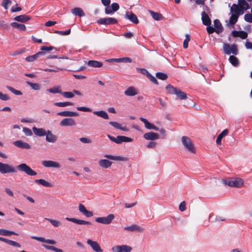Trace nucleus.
<instances>
[{
  "label": "nucleus",
  "instance_id": "1",
  "mask_svg": "<svg viewBox=\"0 0 252 252\" xmlns=\"http://www.w3.org/2000/svg\"><path fill=\"white\" fill-rule=\"evenodd\" d=\"M165 88L168 91V93L176 94L177 98L179 99L184 100L187 98V94L185 93L170 84L168 85Z\"/></svg>",
  "mask_w": 252,
  "mask_h": 252
},
{
  "label": "nucleus",
  "instance_id": "2",
  "mask_svg": "<svg viewBox=\"0 0 252 252\" xmlns=\"http://www.w3.org/2000/svg\"><path fill=\"white\" fill-rule=\"evenodd\" d=\"M222 182L225 185L234 188H240L244 184L243 179L238 178L232 179L230 180L223 179Z\"/></svg>",
  "mask_w": 252,
  "mask_h": 252
},
{
  "label": "nucleus",
  "instance_id": "3",
  "mask_svg": "<svg viewBox=\"0 0 252 252\" xmlns=\"http://www.w3.org/2000/svg\"><path fill=\"white\" fill-rule=\"evenodd\" d=\"M223 51L226 55H230L232 54L234 55H237L238 54V50L237 45L233 44L230 45L226 43L223 44Z\"/></svg>",
  "mask_w": 252,
  "mask_h": 252
},
{
  "label": "nucleus",
  "instance_id": "4",
  "mask_svg": "<svg viewBox=\"0 0 252 252\" xmlns=\"http://www.w3.org/2000/svg\"><path fill=\"white\" fill-rule=\"evenodd\" d=\"M181 140L182 144L189 152L191 153H195L194 146L190 138L187 136H184L182 137Z\"/></svg>",
  "mask_w": 252,
  "mask_h": 252
},
{
  "label": "nucleus",
  "instance_id": "5",
  "mask_svg": "<svg viewBox=\"0 0 252 252\" xmlns=\"http://www.w3.org/2000/svg\"><path fill=\"white\" fill-rule=\"evenodd\" d=\"M17 168L22 172H24L27 175L30 176H35L37 173L33 170L30 166L26 163H21L17 166Z\"/></svg>",
  "mask_w": 252,
  "mask_h": 252
},
{
  "label": "nucleus",
  "instance_id": "6",
  "mask_svg": "<svg viewBox=\"0 0 252 252\" xmlns=\"http://www.w3.org/2000/svg\"><path fill=\"white\" fill-rule=\"evenodd\" d=\"M16 172L15 168L11 165L3 163L0 162V173L6 174L10 173H15Z\"/></svg>",
  "mask_w": 252,
  "mask_h": 252
},
{
  "label": "nucleus",
  "instance_id": "7",
  "mask_svg": "<svg viewBox=\"0 0 252 252\" xmlns=\"http://www.w3.org/2000/svg\"><path fill=\"white\" fill-rule=\"evenodd\" d=\"M132 250L131 247L126 245L115 246L112 249L113 252H131Z\"/></svg>",
  "mask_w": 252,
  "mask_h": 252
},
{
  "label": "nucleus",
  "instance_id": "8",
  "mask_svg": "<svg viewBox=\"0 0 252 252\" xmlns=\"http://www.w3.org/2000/svg\"><path fill=\"white\" fill-rule=\"evenodd\" d=\"M111 141L117 144H121L123 142H131L133 139L125 136L119 135L116 137L111 136Z\"/></svg>",
  "mask_w": 252,
  "mask_h": 252
},
{
  "label": "nucleus",
  "instance_id": "9",
  "mask_svg": "<svg viewBox=\"0 0 252 252\" xmlns=\"http://www.w3.org/2000/svg\"><path fill=\"white\" fill-rule=\"evenodd\" d=\"M87 244L90 246L93 250L95 252H102L103 251L101 249L98 243L96 242L93 241L91 239H88L87 241Z\"/></svg>",
  "mask_w": 252,
  "mask_h": 252
},
{
  "label": "nucleus",
  "instance_id": "10",
  "mask_svg": "<svg viewBox=\"0 0 252 252\" xmlns=\"http://www.w3.org/2000/svg\"><path fill=\"white\" fill-rule=\"evenodd\" d=\"M139 119L144 124L145 126L147 129H154L155 131H158L159 128L153 124L150 123L146 119L140 117Z\"/></svg>",
  "mask_w": 252,
  "mask_h": 252
},
{
  "label": "nucleus",
  "instance_id": "11",
  "mask_svg": "<svg viewBox=\"0 0 252 252\" xmlns=\"http://www.w3.org/2000/svg\"><path fill=\"white\" fill-rule=\"evenodd\" d=\"M143 137L147 140L154 141L158 139L159 138V135L157 133L151 131L145 133L143 135Z\"/></svg>",
  "mask_w": 252,
  "mask_h": 252
},
{
  "label": "nucleus",
  "instance_id": "12",
  "mask_svg": "<svg viewBox=\"0 0 252 252\" xmlns=\"http://www.w3.org/2000/svg\"><path fill=\"white\" fill-rule=\"evenodd\" d=\"M125 230L130 232H142L144 229L137 224H132L130 226H127L125 227Z\"/></svg>",
  "mask_w": 252,
  "mask_h": 252
},
{
  "label": "nucleus",
  "instance_id": "13",
  "mask_svg": "<svg viewBox=\"0 0 252 252\" xmlns=\"http://www.w3.org/2000/svg\"><path fill=\"white\" fill-rule=\"evenodd\" d=\"M42 164L46 167H60V164L58 162L52 160H43Z\"/></svg>",
  "mask_w": 252,
  "mask_h": 252
},
{
  "label": "nucleus",
  "instance_id": "14",
  "mask_svg": "<svg viewBox=\"0 0 252 252\" xmlns=\"http://www.w3.org/2000/svg\"><path fill=\"white\" fill-rule=\"evenodd\" d=\"M65 220L80 225H92V223L90 221H86L82 220L77 219L76 218H66Z\"/></svg>",
  "mask_w": 252,
  "mask_h": 252
},
{
  "label": "nucleus",
  "instance_id": "15",
  "mask_svg": "<svg viewBox=\"0 0 252 252\" xmlns=\"http://www.w3.org/2000/svg\"><path fill=\"white\" fill-rule=\"evenodd\" d=\"M125 18L129 20L131 22L135 24H137L139 23V20L136 15L131 12H126L125 15Z\"/></svg>",
  "mask_w": 252,
  "mask_h": 252
},
{
  "label": "nucleus",
  "instance_id": "16",
  "mask_svg": "<svg viewBox=\"0 0 252 252\" xmlns=\"http://www.w3.org/2000/svg\"><path fill=\"white\" fill-rule=\"evenodd\" d=\"M15 146L24 149H30L31 146L27 143L23 142L22 140H17L13 143Z\"/></svg>",
  "mask_w": 252,
  "mask_h": 252
},
{
  "label": "nucleus",
  "instance_id": "17",
  "mask_svg": "<svg viewBox=\"0 0 252 252\" xmlns=\"http://www.w3.org/2000/svg\"><path fill=\"white\" fill-rule=\"evenodd\" d=\"M76 125L75 121L72 118H65L60 122L61 126H73Z\"/></svg>",
  "mask_w": 252,
  "mask_h": 252
},
{
  "label": "nucleus",
  "instance_id": "18",
  "mask_svg": "<svg viewBox=\"0 0 252 252\" xmlns=\"http://www.w3.org/2000/svg\"><path fill=\"white\" fill-rule=\"evenodd\" d=\"M32 239L37 240L41 242L46 243L49 244L55 245L56 244V241L51 240V239H46L44 237H36V236H31V237Z\"/></svg>",
  "mask_w": 252,
  "mask_h": 252
},
{
  "label": "nucleus",
  "instance_id": "19",
  "mask_svg": "<svg viewBox=\"0 0 252 252\" xmlns=\"http://www.w3.org/2000/svg\"><path fill=\"white\" fill-rule=\"evenodd\" d=\"M201 19L202 23L204 25L209 26L211 24V20L205 11H202L201 13Z\"/></svg>",
  "mask_w": 252,
  "mask_h": 252
},
{
  "label": "nucleus",
  "instance_id": "20",
  "mask_svg": "<svg viewBox=\"0 0 252 252\" xmlns=\"http://www.w3.org/2000/svg\"><path fill=\"white\" fill-rule=\"evenodd\" d=\"M47 134H45L46 136V140L50 143H54L57 141V136L53 134L52 132L50 130L47 131Z\"/></svg>",
  "mask_w": 252,
  "mask_h": 252
},
{
  "label": "nucleus",
  "instance_id": "21",
  "mask_svg": "<svg viewBox=\"0 0 252 252\" xmlns=\"http://www.w3.org/2000/svg\"><path fill=\"white\" fill-rule=\"evenodd\" d=\"M137 94H138V91L137 89L133 86L128 87L125 91V94L127 96H132L136 95Z\"/></svg>",
  "mask_w": 252,
  "mask_h": 252
},
{
  "label": "nucleus",
  "instance_id": "22",
  "mask_svg": "<svg viewBox=\"0 0 252 252\" xmlns=\"http://www.w3.org/2000/svg\"><path fill=\"white\" fill-rule=\"evenodd\" d=\"M32 131L34 134L38 136H43L47 134L46 130L42 128H37L34 126L32 127Z\"/></svg>",
  "mask_w": 252,
  "mask_h": 252
},
{
  "label": "nucleus",
  "instance_id": "23",
  "mask_svg": "<svg viewBox=\"0 0 252 252\" xmlns=\"http://www.w3.org/2000/svg\"><path fill=\"white\" fill-rule=\"evenodd\" d=\"M57 115L63 117H75L78 116L79 114L76 112L65 111L59 112L57 113Z\"/></svg>",
  "mask_w": 252,
  "mask_h": 252
},
{
  "label": "nucleus",
  "instance_id": "24",
  "mask_svg": "<svg viewBox=\"0 0 252 252\" xmlns=\"http://www.w3.org/2000/svg\"><path fill=\"white\" fill-rule=\"evenodd\" d=\"M87 64L90 67H100L102 66L103 63L101 62H98L94 60H90L87 63Z\"/></svg>",
  "mask_w": 252,
  "mask_h": 252
},
{
  "label": "nucleus",
  "instance_id": "25",
  "mask_svg": "<svg viewBox=\"0 0 252 252\" xmlns=\"http://www.w3.org/2000/svg\"><path fill=\"white\" fill-rule=\"evenodd\" d=\"M214 25L216 33H220L222 32L223 28L219 20L215 19L214 21Z\"/></svg>",
  "mask_w": 252,
  "mask_h": 252
},
{
  "label": "nucleus",
  "instance_id": "26",
  "mask_svg": "<svg viewBox=\"0 0 252 252\" xmlns=\"http://www.w3.org/2000/svg\"><path fill=\"white\" fill-rule=\"evenodd\" d=\"M95 221L97 222L103 224H109L110 223V215H108L106 217H98L95 219Z\"/></svg>",
  "mask_w": 252,
  "mask_h": 252
},
{
  "label": "nucleus",
  "instance_id": "27",
  "mask_svg": "<svg viewBox=\"0 0 252 252\" xmlns=\"http://www.w3.org/2000/svg\"><path fill=\"white\" fill-rule=\"evenodd\" d=\"M44 54V53L43 52H39L37 53L36 54L28 56L26 58V61L29 62H32L36 60L38 57H39L40 56H42Z\"/></svg>",
  "mask_w": 252,
  "mask_h": 252
},
{
  "label": "nucleus",
  "instance_id": "28",
  "mask_svg": "<svg viewBox=\"0 0 252 252\" xmlns=\"http://www.w3.org/2000/svg\"><path fill=\"white\" fill-rule=\"evenodd\" d=\"M14 19L16 21L24 23L30 20L31 17L26 15H21L16 16Z\"/></svg>",
  "mask_w": 252,
  "mask_h": 252
},
{
  "label": "nucleus",
  "instance_id": "29",
  "mask_svg": "<svg viewBox=\"0 0 252 252\" xmlns=\"http://www.w3.org/2000/svg\"><path fill=\"white\" fill-rule=\"evenodd\" d=\"M241 10L238 6L236 4H233L230 8V12L231 14H234L237 16H239L240 14H242L243 12L240 13Z\"/></svg>",
  "mask_w": 252,
  "mask_h": 252
},
{
  "label": "nucleus",
  "instance_id": "30",
  "mask_svg": "<svg viewBox=\"0 0 252 252\" xmlns=\"http://www.w3.org/2000/svg\"><path fill=\"white\" fill-rule=\"evenodd\" d=\"M149 12L152 18L155 20L160 21L163 19L162 15L159 13L156 12L152 10H149Z\"/></svg>",
  "mask_w": 252,
  "mask_h": 252
},
{
  "label": "nucleus",
  "instance_id": "31",
  "mask_svg": "<svg viewBox=\"0 0 252 252\" xmlns=\"http://www.w3.org/2000/svg\"><path fill=\"white\" fill-rule=\"evenodd\" d=\"M71 13L76 16L83 17L85 15L83 10L79 7H75L71 10Z\"/></svg>",
  "mask_w": 252,
  "mask_h": 252
},
{
  "label": "nucleus",
  "instance_id": "32",
  "mask_svg": "<svg viewBox=\"0 0 252 252\" xmlns=\"http://www.w3.org/2000/svg\"><path fill=\"white\" fill-rule=\"evenodd\" d=\"M131 59L128 57H124L118 59H111V62L116 63H131Z\"/></svg>",
  "mask_w": 252,
  "mask_h": 252
},
{
  "label": "nucleus",
  "instance_id": "33",
  "mask_svg": "<svg viewBox=\"0 0 252 252\" xmlns=\"http://www.w3.org/2000/svg\"><path fill=\"white\" fill-rule=\"evenodd\" d=\"M228 133V130L227 129L223 130L217 137L216 140V143L218 145L221 144V141L222 138L227 135Z\"/></svg>",
  "mask_w": 252,
  "mask_h": 252
},
{
  "label": "nucleus",
  "instance_id": "34",
  "mask_svg": "<svg viewBox=\"0 0 252 252\" xmlns=\"http://www.w3.org/2000/svg\"><path fill=\"white\" fill-rule=\"evenodd\" d=\"M93 113L99 117L103 118L104 119H109V116L108 114L104 111L101 110L99 111H94Z\"/></svg>",
  "mask_w": 252,
  "mask_h": 252
},
{
  "label": "nucleus",
  "instance_id": "35",
  "mask_svg": "<svg viewBox=\"0 0 252 252\" xmlns=\"http://www.w3.org/2000/svg\"><path fill=\"white\" fill-rule=\"evenodd\" d=\"M111 126L118 129H120L125 131H129V129L127 127L122 126L120 124L116 122H111Z\"/></svg>",
  "mask_w": 252,
  "mask_h": 252
},
{
  "label": "nucleus",
  "instance_id": "36",
  "mask_svg": "<svg viewBox=\"0 0 252 252\" xmlns=\"http://www.w3.org/2000/svg\"><path fill=\"white\" fill-rule=\"evenodd\" d=\"M238 4L242 10L249 9V5L245 0H238Z\"/></svg>",
  "mask_w": 252,
  "mask_h": 252
},
{
  "label": "nucleus",
  "instance_id": "37",
  "mask_svg": "<svg viewBox=\"0 0 252 252\" xmlns=\"http://www.w3.org/2000/svg\"><path fill=\"white\" fill-rule=\"evenodd\" d=\"M11 26L13 28H16V29L19 30L20 31H24L26 29V27L24 24H19L17 22L11 23Z\"/></svg>",
  "mask_w": 252,
  "mask_h": 252
},
{
  "label": "nucleus",
  "instance_id": "38",
  "mask_svg": "<svg viewBox=\"0 0 252 252\" xmlns=\"http://www.w3.org/2000/svg\"><path fill=\"white\" fill-rule=\"evenodd\" d=\"M239 16L234 14H231L229 18V23L227 24V26L234 25L238 21Z\"/></svg>",
  "mask_w": 252,
  "mask_h": 252
},
{
  "label": "nucleus",
  "instance_id": "39",
  "mask_svg": "<svg viewBox=\"0 0 252 252\" xmlns=\"http://www.w3.org/2000/svg\"><path fill=\"white\" fill-rule=\"evenodd\" d=\"M0 235L3 236H10L11 235H18V234L14 231L7 230L4 229H0Z\"/></svg>",
  "mask_w": 252,
  "mask_h": 252
},
{
  "label": "nucleus",
  "instance_id": "40",
  "mask_svg": "<svg viewBox=\"0 0 252 252\" xmlns=\"http://www.w3.org/2000/svg\"><path fill=\"white\" fill-rule=\"evenodd\" d=\"M99 165L104 168H107L110 166V161L107 159H101L99 161Z\"/></svg>",
  "mask_w": 252,
  "mask_h": 252
},
{
  "label": "nucleus",
  "instance_id": "41",
  "mask_svg": "<svg viewBox=\"0 0 252 252\" xmlns=\"http://www.w3.org/2000/svg\"><path fill=\"white\" fill-rule=\"evenodd\" d=\"M35 182L36 184L41 185L44 187H52V185L50 183L48 182L47 181H46L43 179H36L35 180Z\"/></svg>",
  "mask_w": 252,
  "mask_h": 252
},
{
  "label": "nucleus",
  "instance_id": "42",
  "mask_svg": "<svg viewBox=\"0 0 252 252\" xmlns=\"http://www.w3.org/2000/svg\"><path fill=\"white\" fill-rule=\"evenodd\" d=\"M103 5L107 6L105 8V12L106 14H110V7L108 6L110 3V0H101Z\"/></svg>",
  "mask_w": 252,
  "mask_h": 252
},
{
  "label": "nucleus",
  "instance_id": "43",
  "mask_svg": "<svg viewBox=\"0 0 252 252\" xmlns=\"http://www.w3.org/2000/svg\"><path fill=\"white\" fill-rule=\"evenodd\" d=\"M229 61L230 63L234 66H237L239 65L238 59L234 56H230L229 58Z\"/></svg>",
  "mask_w": 252,
  "mask_h": 252
},
{
  "label": "nucleus",
  "instance_id": "44",
  "mask_svg": "<svg viewBox=\"0 0 252 252\" xmlns=\"http://www.w3.org/2000/svg\"><path fill=\"white\" fill-rule=\"evenodd\" d=\"M47 91L52 94L59 93L61 94L62 92L60 90V87L55 86L52 88L48 89Z\"/></svg>",
  "mask_w": 252,
  "mask_h": 252
},
{
  "label": "nucleus",
  "instance_id": "45",
  "mask_svg": "<svg viewBox=\"0 0 252 252\" xmlns=\"http://www.w3.org/2000/svg\"><path fill=\"white\" fill-rule=\"evenodd\" d=\"M97 23L101 25L110 24V18H101L97 20Z\"/></svg>",
  "mask_w": 252,
  "mask_h": 252
},
{
  "label": "nucleus",
  "instance_id": "46",
  "mask_svg": "<svg viewBox=\"0 0 252 252\" xmlns=\"http://www.w3.org/2000/svg\"><path fill=\"white\" fill-rule=\"evenodd\" d=\"M128 158L121 156H115L111 155V160L116 161H126L128 160Z\"/></svg>",
  "mask_w": 252,
  "mask_h": 252
},
{
  "label": "nucleus",
  "instance_id": "47",
  "mask_svg": "<svg viewBox=\"0 0 252 252\" xmlns=\"http://www.w3.org/2000/svg\"><path fill=\"white\" fill-rule=\"evenodd\" d=\"M54 105L58 107H65L68 105H73V103L70 102H55Z\"/></svg>",
  "mask_w": 252,
  "mask_h": 252
},
{
  "label": "nucleus",
  "instance_id": "48",
  "mask_svg": "<svg viewBox=\"0 0 252 252\" xmlns=\"http://www.w3.org/2000/svg\"><path fill=\"white\" fill-rule=\"evenodd\" d=\"M156 77L161 80H165L167 79L168 76L166 73L163 72H157L156 73Z\"/></svg>",
  "mask_w": 252,
  "mask_h": 252
},
{
  "label": "nucleus",
  "instance_id": "49",
  "mask_svg": "<svg viewBox=\"0 0 252 252\" xmlns=\"http://www.w3.org/2000/svg\"><path fill=\"white\" fill-rule=\"evenodd\" d=\"M45 219L49 221L55 227H58L61 225V222L60 221L48 218Z\"/></svg>",
  "mask_w": 252,
  "mask_h": 252
},
{
  "label": "nucleus",
  "instance_id": "50",
  "mask_svg": "<svg viewBox=\"0 0 252 252\" xmlns=\"http://www.w3.org/2000/svg\"><path fill=\"white\" fill-rule=\"evenodd\" d=\"M27 84H28L32 89L34 90H39L40 89V85L37 83H32L31 82L27 81Z\"/></svg>",
  "mask_w": 252,
  "mask_h": 252
},
{
  "label": "nucleus",
  "instance_id": "51",
  "mask_svg": "<svg viewBox=\"0 0 252 252\" xmlns=\"http://www.w3.org/2000/svg\"><path fill=\"white\" fill-rule=\"evenodd\" d=\"M6 88L11 92L13 93L14 94L16 95H22V93L20 91L16 90L15 89H14L13 87L10 86H6Z\"/></svg>",
  "mask_w": 252,
  "mask_h": 252
},
{
  "label": "nucleus",
  "instance_id": "52",
  "mask_svg": "<svg viewBox=\"0 0 252 252\" xmlns=\"http://www.w3.org/2000/svg\"><path fill=\"white\" fill-rule=\"evenodd\" d=\"M120 6L118 3L113 2L111 4V14L116 12L119 9Z\"/></svg>",
  "mask_w": 252,
  "mask_h": 252
},
{
  "label": "nucleus",
  "instance_id": "53",
  "mask_svg": "<svg viewBox=\"0 0 252 252\" xmlns=\"http://www.w3.org/2000/svg\"><path fill=\"white\" fill-rule=\"evenodd\" d=\"M6 243L12 246L21 248V245L19 243L13 240L8 239Z\"/></svg>",
  "mask_w": 252,
  "mask_h": 252
},
{
  "label": "nucleus",
  "instance_id": "54",
  "mask_svg": "<svg viewBox=\"0 0 252 252\" xmlns=\"http://www.w3.org/2000/svg\"><path fill=\"white\" fill-rule=\"evenodd\" d=\"M71 29H68L65 31H55L54 33L61 34L62 35H68L70 33Z\"/></svg>",
  "mask_w": 252,
  "mask_h": 252
},
{
  "label": "nucleus",
  "instance_id": "55",
  "mask_svg": "<svg viewBox=\"0 0 252 252\" xmlns=\"http://www.w3.org/2000/svg\"><path fill=\"white\" fill-rule=\"evenodd\" d=\"M11 4V1L10 0H3L1 5L3 7L5 10H7L8 9V6Z\"/></svg>",
  "mask_w": 252,
  "mask_h": 252
},
{
  "label": "nucleus",
  "instance_id": "56",
  "mask_svg": "<svg viewBox=\"0 0 252 252\" xmlns=\"http://www.w3.org/2000/svg\"><path fill=\"white\" fill-rule=\"evenodd\" d=\"M61 94L66 98H72L74 96L73 93L70 92H62Z\"/></svg>",
  "mask_w": 252,
  "mask_h": 252
},
{
  "label": "nucleus",
  "instance_id": "57",
  "mask_svg": "<svg viewBox=\"0 0 252 252\" xmlns=\"http://www.w3.org/2000/svg\"><path fill=\"white\" fill-rule=\"evenodd\" d=\"M239 37H240L241 38L244 39L247 38V37H248V33L245 31H239Z\"/></svg>",
  "mask_w": 252,
  "mask_h": 252
},
{
  "label": "nucleus",
  "instance_id": "58",
  "mask_svg": "<svg viewBox=\"0 0 252 252\" xmlns=\"http://www.w3.org/2000/svg\"><path fill=\"white\" fill-rule=\"evenodd\" d=\"M244 19L247 22L252 23V14H246L244 16Z\"/></svg>",
  "mask_w": 252,
  "mask_h": 252
},
{
  "label": "nucleus",
  "instance_id": "59",
  "mask_svg": "<svg viewBox=\"0 0 252 252\" xmlns=\"http://www.w3.org/2000/svg\"><path fill=\"white\" fill-rule=\"evenodd\" d=\"M147 77L151 80V82H152L154 84L156 85H158V83L156 79V78L152 75L150 73L148 74V75L147 76Z\"/></svg>",
  "mask_w": 252,
  "mask_h": 252
},
{
  "label": "nucleus",
  "instance_id": "60",
  "mask_svg": "<svg viewBox=\"0 0 252 252\" xmlns=\"http://www.w3.org/2000/svg\"><path fill=\"white\" fill-rule=\"evenodd\" d=\"M23 131L27 136H32V130L29 128L24 127L23 128Z\"/></svg>",
  "mask_w": 252,
  "mask_h": 252
},
{
  "label": "nucleus",
  "instance_id": "61",
  "mask_svg": "<svg viewBox=\"0 0 252 252\" xmlns=\"http://www.w3.org/2000/svg\"><path fill=\"white\" fill-rule=\"evenodd\" d=\"M136 70L138 71H139L141 73H142V74H144V75H145L147 77V76L148 75V74H149L150 73L147 71V70H146V69H144V68H138L137 67L136 68Z\"/></svg>",
  "mask_w": 252,
  "mask_h": 252
},
{
  "label": "nucleus",
  "instance_id": "62",
  "mask_svg": "<svg viewBox=\"0 0 252 252\" xmlns=\"http://www.w3.org/2000/svg\"><path fill=\"white\" fill-rule=\"evenodd\" d=\"M0 99L2 100L6 101L9 100L10 97L8 95L3 94L1 92H0Z\"/></svg>",
  "mask_w": 252,
  "mask_h": 252
},
{
  "label": "nucleus",
  "instance_id": "63",
  "mask_svg": "<svg viewBox=\"0 0 252 252\" xmlns=\"http://www.w3.org/2000/svg\"><path fill=\"white\" fill-rule=\"evenodd\" d=\"M157 145V142H154V141H151L147 144L146 147H147V148H149V149L150 148L153 149L156 147Z\"/></svg>",
  "mask_w": 252,
  "mask_h": 252
},
{
  "label": "nucleus",
  "instance_id": "64",
  "mask_svg": "<svg viewBox=\"0 0 252 252\" xmlns=\"http://www.w3.org/2000/svg\"><path fill=\"white\" fill-rule=\"evenodd\" d=\"M186 204L185 201H183L180 203L179 209L181 212H183L186 210Z\"/></svg>",
  "mask_w": 252,
  "mask_h": 252
}]
</instances>
